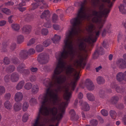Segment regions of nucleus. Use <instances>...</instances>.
<instances>
[{"label": "nucleus", "instance_id": "obj_1", "mask_svg": "<svg viewBox=\"0 0 126 126\" xmlns=\"http://www.w3.org/2000/svg\"><path fill=\"white\" fill-rule=\"evenodd\" d=\"M99 0L98 2H95V3L93 5L99 7L100 11H97L95 10H93L91 14L89 13L88 12L84 19L89 20L92 18V22L98 23L97 27L95 28L94 25L92 24L88 25L87 30L89 33V35L84 39L79 40L77 45L78 47H86V42L90 44L92 46L93 45V43L96 41L101 31V29L105 21V20L101 19V18L107 17L111 8L116 0H113L112 2L110 0Z\"/></svg>", "mask_w": 126, "mask_h": 126}, {"label": "nucleus", "instance_id": "obj_2", "mask_svg": "<svg viewBox=\"0 0 126 126\" xmlns=\"http://www.w3.org/2000/svg\"><path fill=\"white\" fill-rule=\"evenodd\" d=\"M99 0H84L81 2L80 7L79 9L77 16L70 20L72 26L70 31H81V25L82 20H84L85 16L89 11V8L85 7V5L88 2H91L93 5L95 2H99Z\"/></svg>", "mask_w": 126, "mask_h": 126}, {"label": "nucleus", "instance_id": "obj_3", "mask_svg": "<svg viewBox=\"0 0 126 126\" xmlns=\"http://www.w3.org/2000/svg\"><path fill=\"white\" fill-rule=\"evenodd\" d=\"M36 2L35 3H33L32 5V10H34L38 6L40 5H42V6L41 7V8H46L47 7V5L44 2L43 0H34Z\"/></svg>", "mask_w": 126, "mask_h": 126}, {"label": "nucleus", "instance_id": "obj_4", "mask_svg": "<svg viewBox=\"0 0 126 126\" xmlns=\"http://www.w3.org/2000/svg\"><path fill=\"white\" fill-rule=\"evenodd\" d=\"M83 85L86 87L89 90L92 91L94 90L95 87L92 81L89 79H86L85 82L83 83Z\"/></svg>", "mask_w": 126, "mask_h": 126}, {"label": "nucleus", "instance_id": "obj_5", "mask_svg": "<svg viewBox=\"0 0 126 126\" xmlns=\"http://www.w3.org/2000/svg\"><path fill=\"white\" fill-rule=\"evenodd\" d=\"M38 60H41L44 63H46L49 60V56L46 53H41L39 55Z\"/></svg>", "mask_w": 126, "mask_h": 126}, {"label": "nucleus", "instance_id": "obj_6", "mask_svg": "<svg viewBox=\"0 0 126 126\" xmlns=\"http://www.w3.org/2000/svg\"><path fill=\"white\" fill-rule=\"evenodd\" d=\"M24 65L19 66L17 68V71L18 72L21 73H22L23 75H28L30 73L29 71L28 70L24 69Z\"/></svg>", "mask_w": 126, "mask_h": 126}, {"label": "nucleus", "instance_id": "obj_7", "mask_svg": "<svg viewBox=\"0 0 126 126\" xmlns=\"http://www.w3.org/2000/svg\"><path fill=\"white\" fill-rule=\"evenodd\" d=\"M119 11L123 15L126 14V0H124L123 3L121 4L119 6Z\"/></svg>", "mask_w": 126, "mask_h": 126}, {"label": "nucleus", "instance_id": "obj_8", "mask_svg": "<svg viewBox=\"0 0 126 126\" xmlns=\"http://www.w3.org/2000/svg\"><path fill=\"white\" fill-rule=\"evenodd\" d=\"M116 64L120 68H126V61L123 59L118 60L116 62Z\"/></svg>", "mask_w": 126, "mask_h": 126}, {"label": "nucleus", "instance_id": "obj_9", "mask_svg": "<svg viewBox=\"0 0 126 126\" xmlns=\"http://www.w3.org/2000/svg\"><path fill=\"white\" fill-rule=\"evenodd\" d=\"M23 95L22 93L18 92L16 93L14 96L15 100L16 102H19L21 101L23 99Z\"/></svg>", "mask_w": 126, "mask_h": 126}, {"label": "nucleus", "instance_id": "obj_10", "mask_svg": "<svg viewBox=\"0 0 126 126\" xmlns=\"http://www.w3.org/2000/svg\"><path fill=\"white\" fill-rule=\"evenodd\" d=\"M50 14L49 11L48 10H45L42 13L40 16L42 19L45 18L46 20L49 18L50 17Z\"/></svg>", "mask_w": 126, "mask_h": 126}, {"label": "nucleus", "instance_id": "obj_11", "mask_svg": "<svg viewBox=\"0 0 126 126\" xmlns=\"http://www.w3.org/2000/svg\"><path fill=\"white\" fill-rule=\"evenodd\" d=\"M71 119L73 121L77 120L79 119V117L76 115V112L73 110H72L69 112Z\"/></svg>", "mask_w": 126, "mask_h": 126}, {"label": "nucleus", "instance_id": "obj_12", "mask_svg": "<svg viewBox=\"0 0 126 126\" xmlns=\"http://www.w3.org/2000/svg\"><path fill=\"white\" fill-rule=\"evenodd\" d=\"M19 79V76L17 73H13L11 76V80L13 82H17Z\"/></svg>", "mask_w": 126, "mask_h": 126}, {"label": "nucleus", "instance_id": "obj_13", "mask_svg": "<svg viewBox=\"0 0 126 126\" xmlns=\"http://www.w3.org/2000/svg\"><path fill=\"white\" fill-rule=\"evenodd\" d=\"M32 28V27L31 26L26 25L23 27L22 28V30L23 32L27 33H29L31 32Z\"/></svg>", "mask_w": 126, "mask_h": 126}, {"label": "nucleus", "instance_id": "obj_14", "mask_svg": "<svg viewBox=\"0 0 126 126\" xmlns=\"http://www.w3.org/2000/svg\"><path fill=\"white\" fill-rule=\"evenodd\" d=\"M116 79L119 81H122L123 80H125V77L123 73L120 72L116 75Z\"/></svg>", "mask_w": 126, "mask_h": 126}, {"label": "nucleus", "instance_id": "obj_15", "mask_svg": "<svg viewBox=\"0 0 126 126\" xmlns=\"http://www.w3.org/2000/svg\"><path fill=\"white\" fill-rule=\"evenodd\" d=\"M4 106L7 109L10 110L12 108V104L9 101L7 100L4 103Z\"/></svg>", "mask_w": 126, "mask_h": 126}, {"label": "nucleus", "instance_id": "obj_16", "mask_svg": "<svg viewBox=\"0 0 126 126\" xmlns=\"http://www.w3.org/2000/svg\"><path fill=\"white\" fill-rule=\"evenodd\" d=\"M86 95L87 98L89 100L91 101L95 100V97L93 94L91 93H88Z\"/></svg>", "mask_w": 126, "mask_h": 126}, {"label": "nucleus", "instance_id": "obj_17", "mask_svg": "<svg viewBox=\"0 0 126 126\" xmlns=\"http://www.w3.org/2000/svg\"><path fill=\"white\" fill-rule=\"evenodd\" d=\"M25 82L23 80L19 81L16 85V89L17 90H20L21 89L24 85Z\"/></svg>", "mask_w": 126, "mask_h": 126}, {"label": "nucleus", "instance_id": "obj_18", "mask_svg": "<svg viewBox=\"0 0 126 126\" xmlns=\"http://www.w3.org/2000/svg\"><path fill=\"white\" fill-rule=\"evenodd\" d=\"M82 109L84 110L87 111L89 110L90 107L89 105L87 103L84 102L83 103Z\"/></svg>", "mask_w": 126, "mask_h": 126}, {"label": "nucleus", "instance_id": "obj_19", "mask_svg": "<svg viewBox=\"0 0 126 126\" xmlns=\"http://www.w3.org/2000/svg\"><path fill=\"white\" fill-rule=\"evenodd\" d=\"M21 108V104L20 103H15L14 106V108L15 111H17L20 110Z\"/></svg>", "mask_w": 126, "mask_h": 126}, {"label": "nucleus", "instance_id": "obj_20", "mask_svg": "<svg viewBox=\"0 0 126 126\" xmlns=\"http://www.w3.org/2000/svg\"><path fill=\"white\" fill-rule=\"evenodd\" d=\"M39 90V87L36 84L34 85L32 89V92L34 94L37 93Z\"/></svg>", "mask_w": 126, "mask_h": 126}, {"label": "nucleus", "instance_id": "obj_21", "mask_svg": "<svg viewBox=\"0 0 126 126\" xmlns=\"http://www.w3.org/2000/svg\"><path fill=\"white\" fill-rule=\"evenodd\" d=\"M19 56L20 58L25 59L27 56V52L24 51H22L20 53Z\"/></svg>", "mask_w": 126, "mask_h": 126}, {"label": "nucleus", "instance_id": "obj_22", "mask_svg": "<svg viewBox=\"0 0 126 126\" xmlns=\"http://www.w3.org/2000/svg\"><path fill=\"white\" fill-rule=\"evenodd\" d=\"M61 38L60 36L56 34L55 35L54 37L52 39L53 43H57Z\"/></svg>", "mask_w": 126, "mask_h": 126}, {"label": "nucleus", "instance_id": "obj_23", "mask_svg": "<svg viewBox=\"0 0 126 126\" xmlns=\"http://www.w3.org/2000/svg\"><path fill=\"white\" fill-rule=\"evenodd\" d=\"M29 107V103L26 102H24L23 104L22 110L23 111H26Z\"/></svg>", "mask_w": 126, "mask_h": 126}, {"label": "nucleus", "instance_id": "obj_24", "mask_svg": "<svg viewBox=\"0 0 126 126\" xmlns=\"http://www.w3.org/2000/svg\"><path fill=\"white\" fill-rule=\"evenodd\" d=\"M97 83L99 84H102L105 82V80L102 77H98L96 79Z\"/></svg>", "mask_w": 126, "mask_h": 126}, {"label": "nucleus", "instance_id": "obj_25", "mask_svg": "<svg viewBox=\"0 0 126 126\" xmlns=\"http://www.w3.org/2000/svg\"><path fill=\"white\" fill-rule=\"evenodd\" d=\"M32 85L31 83L28 82L25 84L24 88L26 90H29L32 88Z\"/></svg>", "mask_w": 126, "mask_h": 126}, {"label": "nucleus", "instance_id": "obj_26", "mask_svg": "<svg viewBox=\"0 0 126 126\" xmlns=\"http://www.w3.org/2000/svg\"><path fill=\"white\" fill-rule=\"evenodd\" d=\"M29 102L31 106H33L37 103L36 99L35 98H32L30 100Z\"/></svg>", "mask_w": 126, "mask_h": 126}, {"label": "nucleus", "instance_id": "obj_27", "mask_svg": "<svg viewBox=\"0 0 126 126\" xmlns=\"http://www.w3.org/2000/svg\"><path fill=\"white\" fill-rule=\"evenodd\" d=\"M29 114L28 113H25L23 115L22 118V120L24 122L27 121L28 119Z\"/></svg>", "mask_w": 126, "mask_h": 126}, {"label": "nucleus", "instance_id": "obj_28", "mask_svg": "<svg viewBox=\"0 0 126 126\" xmlns=\"http://www.w3.org/2000/svg\"><path fill=\"white\" fill-rule=\"evenodd\" d=\"M24 38L22 35H20L18 36L17 38V42L18 43L20 44L23 41Z\"/></svg>", "mask_w": 126, "mask_h": 126}, {"label": "nucleus", "instance_id": "obj_29", "mask_svg": "<svg viewBox=\"0 0 126 126\" xmlns=\"http://www.w3.org/2000/svg\"><path fill=\"white\" fill-rule=\"evenodd\" d=\"M36 51L38 52L42 51L43 49V46L41 45H38L36 46L35 48Z\"/></svg>", "mask_w": 126, "mask_h": 126}, {"label": "nucleus", "instance_id": "obj_30", "mask_svg": "<svg viewBox=\"0 0 126 126\" xmlns=\"http://www.w3.org/2000/svg\"><path fill=\"white\" fill-rule=\"evenodd\" d=\"M11 27L14 30L17 31L19 30L20 26L19 25L17 24H13L11 25Z\"/></svg>", "mask_w": 126, "mask_h": 126}, {"label": "nucleus", "instance_id": "obj_31", "mask_svg": "<svg viewBox=\"0 0 126 126\" xmlns=\"http://www.w3.org/2000/svg\"><path fill=\"white\" fill-rule=\"evenodd\" d=\"M52 20L53 22L54 23H56L58 22V17L57 15L54 14L52 16Z\"/></svg>", "mask_w": 126, "mask_h": 126}, {"label": "nucleus", "instance_id": "obj_32", "mask_svg": "<svg viewBox=\"0 0 126 126\" xmlns=\"http://www.w3.org/2000/svg\"><path fill=\"white\" fill-rule=\"evenodd\" d=\"M90 122V124L92 126H96L98 124L97 121L95 119H92Z\"/></svg>", "mask_w": 126, "mask_h": 126}, {"label": "nucleus", "instance_id": "obj_33", "mask_svg": "<svg viewBox=\"0 0 126 126\" xmlns=\"http://www.w3.org/2000/svg\"><path fill=\"white\" fill-rule=\"evenodd\" d=\"M51 43L50 39H48L44 41L43 43V46L45 47H47Z\"/></svg>", "mask_w": 126, "mask_h": 126}, {"label": "nucleus", "instance_id": "obj_34", "mask_svg": "<svg viewBox=\"0 0 126 126\" xmlns=\"http://www.w3.org/2000/svg\"><path fill=\"white\" fill-rule=\"evenodd\" d=\"M119 98L117 96L113 97L111 99V102L113 104H115L117 102Z\"/></svg>", "mask_w": 126, "mask_h": 126}, {"label": "nucleus", "instance_id": "obj_35", "mask_svg": "<svg viewBox=\"0 0 126 126\" xmlns=\"http://www.w3.org/2000/svg\"><path fill=\"white\" fill-rule=\"evenodd\" d=\"M116 91L118 93H122L124 90V89L122 87H120L119 86H117L116 88Z\"/></svg>", "mask_w": 126, "mask_h": 126}, {"label": "nucleus", "instance_id": "obj_36", "mask_svg": "<svg viewBox=\"0 0 126 126\" xmlns=\"http://www.w3.org/2000/svg\"><path fill=\"white\" fill-rule=\"evenodd\" d=\"M110 114L111 117L113 119L116 118V113L114 110H111L110 111Z\"/></svg>", "mask_w": 126, "mask_h": 126}, {"label": "nucleus", "instance_id": "obj_37", "mask_svg": "<svg viewBox=\"0 0 126 126\" xmlns=\"http://www.w3.org/2000/svg\"><path fill=\"white\" fill-rule=\"evenodd\" d=\"M25 17V20L27 21H30L33 18V16L30 15H27Z\"/></svg>", "mask_w": 126, "mask_h": 126}, {"label": "nucleus", "instance_id": "obj_38", "mask_svg": "<svg viewBox=\"0 0 126 126\" xmlns=\"http://www.w3.org/2000/svg\"><path fill=\"white\" fill-rule=\"evenodd\" d=\"M2 11L4 13L7 15H9L11 13L10 10L6 8H3L2 10Z\"/></svg>", "mask_w": 126, "mask_h": 126}, {"label": "nucleus", "instance_id": "obj_39", "mask_svg": "<svg viewBox=\"0 0 126 126\" xmlns=\"http://www.w3.org/2000/svg\"><path fill=\"white\" fill-rule=\"evenodd\" d=\"M101 112L102 114L104 116H107L108 114V112L105 109L102 110Z\"/></svg>", "mask_w": 126, "mask_h": 126}, {"label": "nucleus", "instance_id": "obj_40", "mask_svg": "<svg viewBox=\"0 0 126 126\" xmlns=\"http://www.w3.org/2000/svg\"><path fill=\"white\" fill-rule=\"evenodd\" d=\"M41 33L43 35H47L48 33V30L47 29H43L41 30Z\"/></svg>", "mask_w": 126, "mask_h": 126}, {"label": "nucleus", "instance_id": "obj_41", "mask_svg": "<svg viewBox=\"0 0 126 126\" xmlns=\"http://www.w3.org/2000/svg\"><path fill=\"white\" fill-rule=\"evenodd\" d=\"M35 39L33 38L31 39L28 43L27 45L28 46H31L32 44H33L35 42Z\"/></svg>", "mask_w": 126, "mask_h": 126}, {"label": "nucleus", "instance_id": "obj_42", "mask_svg": "<svg viewBox=\"0 0 126 126\" xmlns=\"http://www.w3.org/2000/svg\"><path fill=\"white\" fill-rule=\"evenodd\" d=\"M15 69V67L14 66H10L7 68V70L9 72H11L14 70Z\"/></svg>", "mask_w": 126, "mask_h": 126}, {"label": "nucleus", "instance_id": "obj_43", "mask_svg": "<svg viewBox=\"0 0 126 126\" xmlns=\"http://www.w3.org/2000/svg\"><path fill=\"white\" fill-rule=\"evenodd\" d=\"M5 90L4 87L2 86H0V95L4 93Z\"/></svg>", "mask_w": 126, "mask_h": 126}, {"label": "nucleus", "instance_id": "obj_44", "mask_svg": "<svg viewBox=\"0 0 126 126\" xmlns=\"http://www.w3.org/2000/svg\"><path fill=\"white\" fill-rule=\"evenodd\" d=\"M16 45L15 43H14L12 44L10 46V50L12 51L13 50L16 48Z\"/></svg>", "mask_w": 126, "mask_h": 126}, {"label": "nucleus", "instance_id": "obj_45", "mask_svg": "<svg viewBox=\"0 0 126 126\" xmlns=\"http://www.w3.org/2000/svg\"><path fill=\"white\" fill-rule=\"evenodd\" d=\"M100 96L102 98H103L105 95L104 91L103 90H100L99 92Z\"/></svg>", "mask_w": 126, "mask_h": 126}, {"label": "nucleus", "instance_id": "obj_46", "mask_svg": "<svg viewBox=\"0 0 126 126\" xmlns=\"http://www.w3.org/2000/svg\"><path fill=\"white\" fill-rule=\"evenodd\" d=\"M117 86L115 83H111L110 86V88L113 89H115Z\"/></svg>", "mask_w": 126, "mask_h": 126}, {"label": "nucleus", "instance_id": "obj_47", "mask_svg": "<svg viewBox=\"0 0 126 126\" xmlns=\"http://www.w3.org/2000/svg\"><path fill=\"white\" fill-rule=\"evenodd\" d=\"M110 25L108 27V26L107 27L106 29H104V30L103 31V32L102 33V35L103 36L104 35V34L105 33V32H106V31H107V32L109 33L110 32H109L108 31H107V29H108V30H109V29H110Z\"/></svg>", "mask_w": 126, "mask_h": 126}, {"label": "nucleus", "instance_id": "obj_48", "mask_svg": "<svg viewBox=\"0 0 126 126\" xmlns=\"http://www.w3.org/2000/svg\"><path fill=\"white\" fill-rule=\"evenodd\" d=\"M11 78V76L7 75L5 76L4 78V79L6 82H7L9 81L10 78Z\"/></svg>", "mask_w": 126, "mask_h": 126}, {"label": "nucleus", "instance_id": "obj_49", "mask_svg": "<svg viewBox=\"0 0 126 126\" xmlns=\"http://www.w3.org/2000/svg\"><path fill=\"white\" fill-rule=\"evenodd\" d=\"M35 52V50L33 48L30 49L28 51V53L30 54H32Z\"/></svg>", "mask_w": 126, "mask_h": 126}, {"label": "nucleus", "instance_id": "obj_50", "mask_svg": "<svg viewBox=\"0 0 126 126\" xmlns=\"http://www.w3.org/2000/svg\"><path fill=\"white\" fill-rule=\"evenodd\" d=\"M4 62L5 64H9L10 62L9 59L7 57H5L4 59Z\"/></svg>", "mask_w": 126, "mask_h": 126}, {"label": "nucleus", "instance_id": "obj_51", "mask_svg": "<svg viewBox=\"0 0 126 126\" xmlns=\"http://www.w3.org/2000/svg\"><path fill=\"white\" fill-rule=\"evenodd\" d=\"M6 23V22L4 20H2L0 21V26H3Z\"/></svg>", "mask_w": 126, "mask_h": 126}, {"label": "nucleus", "instance_id": "obj_52", "mask_svg": "<svg viewBox=\"0 0 126 126\" xmlns=\"http://www.w3.org/2000/svg\"><path fill=\"white\" fill-rule=\"evenodd\" d=\"M30 80L31 81H33L36 79V77L35 76H31L30 78Z\"/></svg>", "mask_w": 126, "mask_h": 126}, {"label": "nucleus", "instance_id": "obj_53", "mask_svg": "<svg viewBox=\"0 0 126 126\" xmlns=\"http://www.w3.org/2000/svg\"><path fill=\"white\" fill-rule=\"evenodd\" d=\"M13 17V16H10L8 18V21L10 23H12L13 22V20L12 19Z\"/></svg>", "mask_w": 126, "mask_h": 126}, {"label": "nucleus", "instance_id": "obj_54", "mask_svg": "<svg viewBox=\"0 0 126 126\" xmlns=\"http://www.w3.org/2000/svg\"><path fill=\"white\" fill-rule=\"evenodd\" d=\"M44 26L45 27L47 28H50L51 26V24L49 23H45Z\"/></svg>", "mask_w": 126, "mask_h": 126}, {"label": "nucleus", "instance_id": "obj_55", "mask_svg": "<svg viewBox=\"0 0 126 126\" xmlns=\"http://www.w3.org/2000/svg\"><path fill=\"white\" fill-rule=\"evenodd\" d=\"M11 94L10 93H8L5 94V97L7 99H9L11 97Z\"/></svg>", "mask_w": 126, "mask_h": 126}, {"label": "nucleus", "instance_id": "obj_56", "mask_svg": "<svg viewBox=\"0 0 126 126\" xmlns=\"http://www.w3.org/2000/svg\"><path fill=\"white\" fill-rule=\"evenodd\" d=\"M31 70L32 72H36L37 70V69L36 68L32 67L31 68Z\"/></svg>", "mask_w": 126, "mask_h": 126}, {"label": "nucleus", "instance_id": "obj_57", "mask_svg": "<svg viewBox=\"0 0 126 126\" xmlns=\"http://www.w3.org/2000/svg\"><path fill=\"white\" fill-rule=\"evenodd\" d=\"M26 2H24V1H23V0H22V2L19 4V5L20 7L24 6L25 5Z\"/></svg>", "mask_w": 126, "mask_h": 126}, {"label": "nucleus", "instance_id": "obj_58", "mask_svg": "<svg viewBox=\"0 0 126 126\" xmlns=\"http://www.w3.org/2000/svg\"><path fill=\"white\" fill-rule=\"evenodd\" d=\"M40 28L36 29L35 30V33L36 34H38L40 32Z\"/></svg>", "mask_w": 126, "mask_h": 126}, {"label": "nucleus", "instance_id": "obj_59", "mask_svg": "<svg viewBox=\"0 0 126 126\" xmlns=\"http://www.w3.org/2000/svg\"><path fill=\"white\" fill-rule=\"evenodd\" d=\"M53 27L56 30H58L59 29V27L57 25H53Z\"/></svg>", "mask_w": 126, "mask_h": 126}, {"label": "nucleus", "instance_id": "obj_60", "mask_svg": "<svg viewBox=\"0 0 126 126\" xmlns=\"http://www.w3.org/2000/svg\"><path fill=\"white\" fill-rule=\"evenodd\" d=\"M18 9L20 11L23 12L26 10V7H21L18 8Z\"/></svg>", "mask_w": 126, "mask_h": 126}, {"label": "nucleus", "instance_id": "obj_61", "mask_svg": "<svg viewBox=\"0 0 126 126\" xmlns=\"http://www.w3.org/2000/svg\"><path fill=\"white\" fill-rule=\"evenodd\" d=\"M122 35L121 34H119L118 37V41L119 42L120 40L122 39Z\"/></svg>", "mask_w": 126, "mask_h": 126}, {"label": "nucleus", "instance_id": "obj_62", "mask_svg": "<svg viewBox=\"0 0 126 126\" xmlns=\"http://www.w3.org/2000/svg\"><path fill=\"white\" fill-rule=\"evenodd\" d=\"M122 121L126 125V114L123 118Z\"/></svg>", "mask_w": 126, "mask_h": 126}, {"label": "nucleus", "instance_id": "obj_63", "mask_svg": "<svg viewBox=\"0 0 126 126\" xmlns=\"http://www.w3.org/2000/svg\"><path fill=\"white\" fill-rule=\"evenodd\" d=\"M83 97V95L81 93H79L78 95V97L80 99L82 98Z\"/></svg>", "mask_w": 126, "mask_h": 126}, {"label": "nucleus", "instance_id": "obj_64", "mask_svg": "<svg viewBox=\"0 0 126 126\" xmlns=\"http://www.w3.org/2000/svg\"><path fill=\"white\" fill-rule=\"evenodd\" d=\"M85 113H84L83 112H82L81 113L83 119H85L86 118Z\"/></svg>", "mask_w": 126, "mask_h": 126}]
</instances>
